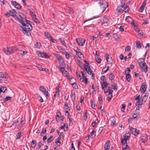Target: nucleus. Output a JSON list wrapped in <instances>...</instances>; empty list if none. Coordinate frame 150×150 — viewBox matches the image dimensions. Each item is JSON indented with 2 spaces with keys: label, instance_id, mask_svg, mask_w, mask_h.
I'll return each mask as SVG.
<instances>
[{
  "label": "nucleus",
  "instance_id": "1",
  "mask_svg": "<svg viewBox=\"0 0 150 150\" xmlns=\"http://www.w3.org/2000/svg\"><path fill=\"white\" fill-rule=\"evenodd\" d=\"M19 17H16L18 21H19L23 25V26H21L20 27L22 29L23 33L29 36L30 35V31L32 29V25L28 23L30 21L26 19L25 17L24 18L22 17L21 15H19Z\"/></svg>",
  "mask_w": 150,
  "mask_h": 150
},
{
  "label": "nucleus",
  "instance_id": "2",
  "mask_svg": "<svg viewBox=\"0 0 150 150\" xmlns=\"http://www.w3.org/2000/svg\"><path fill=\"white\" fill-rule=\"evenodd\" d=\"M107 6V4L106 2L103 1V0H100L97 5V7L100 11L103 12Z\"/></svg>",
  "mask_w": 150,
  "mask_h": 150
},
{
  "label": "nucleus",
  "instance_id": "3",
  "mask_svg": "<svg viewBox=\"0 0 150 150\" xmlns=\"http://www.w3.org/2000/svg\"><path fill=\"white\" fill-rule=\"evenodd\" d=\"M83 65L84 67V68L86 71L87 73L90 75H91V76L92 77H93L94 76V74L91 70L90 67L88 65L84 64Z\"/></svg>",
  "mask_w": 150,
  "mask_h": 150
},
{
  "label": "nucleus",
  "instance_id": "4",
  "mask_svg": "<svg viewBox=\"0 0 150 150\" xmlns=\"http://www.w3.org/2000/svg\"><path fill=\"white\" fill-rule=\"evenodd\" d=\"M16 11H15L14 10H10L8 12H7L6 15L8 17L10 16H12L13 17H16L15 18L16 20H18L17 19L16 17H18V16L16 17Z\"/></svg>",
  "mask_w": 150,
  "mask_h": 150
},
{
  "label": "nucleus",
  "instance_id": "5",
  "mask_svg": "<svg viewBox=\"0 0 150 150\" xmlns=\"http://www.w3.org/2000/svg\"><path fill=\"white\" fill-rule=\"evenodd\" d=\"M40 90L43 92L44 94L46 96L47 99L49 97V94L48 92L46 91L45 88L44 86H41L40 87Z\"/></svg>",
  "mask_w": 150,
  "mask_h": 150
},
{
  "label": "nucleus",
  "instance_id": "6",
  "mask_svg": "<svg viewBox=\"0 0 150 150\" xmlns=\"http://www.w3.org/2000/svg\"><path fill=\"white\" fill-rule=\"evenodd\" d=\"M125 5V3L122 2V5L118 7L117 11L118 13H120V14L123 13L124 10L125 8H124V6Z\"/></svg>",
  "mask_w": 150,
  "mask_h": 150
},
{
  "label": "nucleus",
  "instance_id": "7",
  "mask_svg": "<svg viewBox=\"0 0 150 150\" xmlns=\"http://www.w3.org/2000/svg\"><path fill=\"white\" fill-rule=\"evenodd\" d=\"M129 129L131 133L134 135H137L139 134V131L135 128L130 127Z\"/></svg>",
  "mask_w": 150,
  "mask_h": 150
},
{
  "label": "nucleus",
  "instance_id": "8",
  "mask_svg": "<svg viewBox=\"0 0 150 150\" xmlns=\"http://www.w3.org/2000/svg\"><path fill=\"white\" fill-rule=\"evenodd\" d=\"M76 41L79 45L82 46L84 45L86 40H83L81 38H77L76 39Z\"/></svg>",
  "mask_w": 150,
  "mask_h": 150
},
{
  "label": "nucleus",
  "instance_id": "9",
  "mask_svg": "<svg viewBox=\"0 0 150 150\" xmlns=\"http://www.w3.org/2000/svg\"><path fill=\"white\" fill-rule=\"evenodd\" d=\"M37 53L38 54V55L41 57H45V58L49 57L48 55H47L45 53H42L39 51H37Z\"/></svg>",
  "mask_w": 150,
  "mask_h": 150
},
{
  "label": "nucleus",
  "instance_id": "10",
  "mask_svg": "<svg viewBox=\"0 0 150 150\" xmlns=\"http://www.w3.org/2000/svg\"><path fill=\"white\" fill-rule=\"evenodd\" d=\"M109 17L108 16H104L102 19V24L103 25L104 24L107 23L109 21Z\"/></svg>",
  "mask_w": 150,
  "mask_h": 150
},
{
  "label": "nucleus",
  "instance_id": "11",
  "mask_svg": "<svg viewBox=\"0 0 150 150\" xmlns=\"http://www.w3.org/2000/svg\"><path fill=\"white\" fill-rule=\"evenodd\" d=\"M142 70H141V71H144L145 73H146L148 71V67L146 65L145 62L143 63L142 64Z\"/></svg>",
  "mask_w": 150,
  "mask_h": 150
},
{
  "label": "nucleus",
  "instance_id": "12",
  "mask_svg": "<svg viewBox=\"0 0 150 150\" xmlns=\"http://www.w3.org/2000/svg\"><path fill=\"white\" fill-rule=\"evenodd\" d=\"M11 3L15 7L18 9H20L21 8V6L16 1H11Z\"/></svg>",
  "mask_w": 150,
  "mask_h": 150
},
{
  "label": "nucleus",
  "instance_id": "13",
  "mask_svg": "<svg viewBox=\"0 0 150 150\" xmlns=\"http://www.w3.org/2000/svg\"><path fill=\"white\" fill-rule=\"evenodd\" d=\"M0 78L7 79L8 78L7 74L5 72H0Z\"/></svg>",
  "mask_w": 150,
  "mask_h": 150
},
{
  "label": "nucleus",
  "instance_id": "14",
  "mask_svg": "<svg viewBox=\"0 0 150 150\" xmlns=\"http://www.w3.org/2000/svg\"><path fill=\"white\" fill-rule=\"evenodd\" d=\"M147 136H148L146 134H145L143 136L141 137V140L143 143H145V142H146L147 141Z\"/></svg>",
  "mask_w": 150,
  "mask_h": 150
},
{
  "label": "nucleus",
  "instance_id": "15",
  "mask_svg": "<svg viewBox=\"0 0 150 150\" xmlns=\"http://www.w3.org/2000/svg\"><path fill=\"white\" fill-rule=\"evenodd\" d=\"M146 88L147 86L144 83H143L141 87L142 89H140V90L142 91L141 92L144 93L146 91Z\"/></svg>",
  "mask_w": 150,
  "mask_h": 150
},
{
  "label": "nucleus",
  "instance_id": "16",
  "mask_svg": "<svg viewBox=\"0 0 150 150\" xmlns=\"http://www.w3.org/2000/svg\"><path fill=\"white\" fill-rule=\"evenodd\" d=\"M77 50L78 51L74 50L76 53V55H78L79 57L81 58L83 57V55L80 52V50L78 49H77Z\"/></svg>",
  "mask_w": 150,
  "mask_h": 150
},
{
  "label": "nucleus",
  "instance_id": "17",
  "mask_svg": "<svg viewBox=\"0 0 150 150\" xmlns=\"http://www.w3.org/2000/svg\"><path fill=\"white\" fill-rule=\"evenodd\" d=\"M110 143V141H108L105 143L104 147L105 150H109L110 146H109V144Z\"/></svg>",
  "mask_w": 150,
  "mask_h": 150
},
{
  "label": "nucleus",
  "instance_id": "18",
  "mask_svg": "<svg viewBox=\"0 0 150 150\" xmlns=\"http://www.w3.org/2000/svg\"><path fill=\"white\" fill-rule=\"evenodd\" d=\"M35 96L36 97L39 101L40 102H43V100L42 97L40 96L38 93H36L35 94Z\"/></svg>",
  "mask_w": 150,
  "mask_h": 150
},
{
  "label": "nucleus",
  "instance_id": "19",
  "mask_svg": "<svg viewBox=\"0 0 150 150\" xmlns=\"http://www.w3.org/2000/svg\"><path fill=\"white\" fill-rule=\"evenodd\" d=\"M145 58L144 59L139 58L138 61V62L139 64V67L140 68H142V66L141 65V64H142L143 62H144Z\"/></svg>",
  "mask_w": 150,
  "mask_h": 150
},
{
  "label": "nucleus",
  "instance_id": "20",
  "mask_svg": "<svg viewBox=\"0 0 150 150\" xmlns=\"http://www.w3.org/2000/svg\"><path fill=\"white\" fill-rule=\"evenodd\" d=\"M106 60L108 63V64H111L112 62H111V58L109 57V55L108 54H106Z\"/></svg>",
  "mask_w": 150,
  "mask_h": 150
},
{
  "label": "nucleus",
  "instance_id": "21",
  "mask_svg": "<svg viewBox=\"0 0 150 150\" xmlns=\"http://www.w3.org/2000/svg\"><path fill=\"white\" fill-rule=\"evenodd\" d=\"M71 97L72 101L73 102H74L75 99V96L74 92H71Z\"/></svg>",
  "mask_w": 150,
  "mask_h": 150
},
{
  "label": "nucleus",
  "instance_id": "22",
  "mask_svg": "<svg viewBox=\"0 0 150 150\" xmlns=\"http://www.w3.org/2000/svg\"><path fill=\"white\" fill-rule=\"evenodd\" d=\"M62 74L64 75L65 76H66L70 79V76L69 75L68 72L66 70H65L64 73H63Z\"/></svg>",
  "mask_w": 150,
  "mask_h": 150
},
{
  "label": "nucleus",
  "instance_id": "23",
  "mask_svg": "<svg viewBox=\"0 0 150 150\" xmlns=\"http://www.w3.org/2000/svg\"><path fill=\"white\" fill-rule=\"evenodd\" d=\"M136 46L137 48L139 49L141 48L142 46L140 41L137 40L136 42Z\"/></svg>",
  "mask_w": 150,
  "mask_h": 150
},
{
  "label": "nucleus",
  "instance_id": "24",
  "mask_svg": "<svg viewBox=\"0 0 150 150\" xmlns=\"http://www.w3.org/2000/svg\"><path fill=\"white\" fill-rule=\"evenodd\" d=\"M3 52L6 54H9V50L8 47H6V48H4L3 50Z\"/></svg>",
  "mask_w": 150,
  "mask_h": 150
},
{
  "label": "nucleus",
  "instance_id": "25",
  "mask_svg": "<svg viewBox=\"0 0 150 150\" xmlns=\"http://www.w3.org/2000/svg\"><path fill=\"white\" fill-rule=\"evenodd\" d=\"M131 77L130 75L128 74L126 75V80L128 82H129L131 80Z\"/></svg>",
  "mask_w": 150,
  "mask_h": 150
},
{
  "label": "nucleus",
  "instance_id": "26",
  "mask_svg": "<svg viewBox=\"0 0 150 150\" xmlns=\"http://www.w3.org/2000/svg\"><path fill=\"white\" fill-rule=\"evenodd\" d=\"M147 98L144 96V95L142 94L141 95V100H142V101H143L144 100V102L145 103L147 100Z\"/></svg>",
  "mask_w": 150,
  "mask_h": 150
},
{
  "label": "nucleus",
  "instance_id": "27",
  "mask_svg": "<svg viewBox=\"0 0 150 150\" xmlns=\"http://www.w3.org/2000/svg\"><path fill=\"white\" fill-rule=\"evenodd\" d=\"M32 147L35 148V146L36 145V140H33L32 141Z\"/></svg>",
  "mask_w": 150,
  "mask_h": 150
},
{
  "label": "nucleus",
  "instance_id": "28",
  "mask_svg": "<svg viewBox=\"0 0 150 150\" xmlns=\"http://www.w3.org/2000/svg\"><path fill=\"white\" fill-rule=\"evenodd\" d=\"M46 132V129L45 128H43L42 129V131L40 133V135L41 136L45 134Z\"/></svg>",
  "mask_w": 150,
  "mask_h": 150
},
{
  "label": "nucleus",
  "instance_id": "29",
  "mask_svg": "<svg viewBox=\"0 0 150 150\" xmlns=\"http://www.w3.org/2000/svg\"><path fill=\"white\" fill-rule=\"evenodd\" d=\"M11 97L9 96L6 97L5 98H4L3 99L4 102L5 103L8 100H11Z\"/></svg>",
  "mask_w": 150,
  "mask_h": 150
},
{
  "label": "nucleus",
  "instance_id": "30",
  "mask_svg": "<svg viewBox=\"0 0 150 150\" xmlns=\"http://www.w3.org/2000/svg\"><path fill=\"white\" fill-rule=\"evenodd\" d=\"M45 36H46L49 40L51 38H52V37L50 35L49 33L48 32H45Z\"/></svg>",
  "mask_w": 150,
  "mask_h": 150
},
{
  "label": "nucleus",
  "instance_id": "31",
  "mask_svg": "<svg viewBox=\"0 0 150 150\" xmlns=\"http://www.w3.org/2000/svg\"><path fill=\"white\" fill-rule=\"evenodd\" d=\"M125 20L128 22L132 21L133 20L132 18L129 16H128L126 17Z\"/></svg>",
  "mask_w": 150,
  "mask_h": 150
},
{
  "label": "nucleus",
  "instance_id": "32",
  "mask_svg": "<svg viewBox=\"0 0 150 150\" xmlns=\"http://www.w3.org/2000/svg\"><path fill=\"white\" fill-rule=\"evenodd\" d=\"M124 138H122L123 139L125 140V143H127V141L130 138L129 136H124Z\"/></svg>",
  "mask_w": 150,
  "mask_h": 150
},
{
  "label": "nucleus",
  "instance_id": "33",
  "mask_svg": "<svg viewBox=\"0 0 150 150\" xmlns=\"http://www.w3.org/2000/svg\"><path fill=\"white\" fill-rule=\"evenodd\" d=\"M33 21L35 22L37 24H38L40 22L38 21L37 18H36V16L34 17H33L32 18Z\"/></svg>",
  "mask_w": 150,
  "mask_h": 150
},
{
  "label": "nucleus",
  "instance_id": "34",
  "mask_svg": "<svg viewBox=\"0 0 150 150\" xmlns=\"http://www.w3.org/2000/svg\"><path fill=\"white\" fill-rule=\"evenodd\" d=\"M87 111L86 110H85L84 111L83 113V116L84 119L86 120L87 119Z\"/></svg>",
  "mask_w": 150,
  "mask_h": 150
},
{
  "label": "nucleus",
  "instance_id": "35",
  "mask_svg": "<svg viewBox=\"0 0 150 150\" xmlns=\"http://www.w3.org/2000/svg\"><path fill=\"white\" fill-rule=\"evenodd\" d=\"M109 85V84L108 83L105 81H103L102 84V86H103V87H106Z\"/></svg>",
  "mask_w": 150,
  "mask_h": 150
},
{
  "label": "nucleus",
  "instance_id": "36",
  "mask_svg": "<svg viewBox=\"0 0 150 150\" xmlns=\"http://www.w3.org/2000/svg\"><path fill=\"white\" fill-rule=\"evenodd\" d=\"M59 115H61V114L60 112V111H59V112H58L57 114V115L56 116V120H57V123L58 122V120H59Z\"/></svg>",
  "mask_w": 150,
  "mask_h": 150
},
{
  "label": "nucleus",
  "instance_id": "37",
  "mask_svg": "<svg viewBox=\"0 0 150 150\" xmlns=\"http://www.w3.org/2000/svg\"><path fill=\"white\" fill-rule=\"evenodd\" d=\"M0 89H1V92L4 93L6 92V87L4 86H2L1 88Z\"/></svg>",
  "mask_w": 150,
  "mask_h": 150
},
{
  "label": "nucleus",
  "instance_id": "38",
  "mask_svg": "<svg viewBox=\"0 0 150 150\" xmlns=\"http://www.w3.org/2000/svg\"><path fill=\"white\" fill-rule=\"evenodd\" d=\"M95 133L96 132L94 131H93L91 132V133L90 136V137L91 139L93 138L95 136Z\"/></svg>",
  "mask_w": 150,
  "mask_h": 150
},
{
  "label": "nucleus",
  "instance_id": "39",
  "mask_svg": "<svg viewBox=\"0 0 150 150\" xmlns=\"http://www.w3.org/2000/svg\"><path fill=\"white\" fill-rule=\"evenodd\" d=\"M35 46L36 48H39L41 47V45L40 42H37L36 44L35 45Z\"/></svg>",
  "mask_w": 150,
  "mask_h": 150
},
{
  "label": "nucleus",
  "instance_id": "40",
  "mask_svg": "<svg viewBox=\"0 0 150 150\" xmlns=\"http://www.w3.org/2000/svg\"><path fill=\"white\" fill-rule=\"evenodd\" d=\"M59 40L61 42L62 44L64 45V46L66 47H67V45L65 44V41L64 40H62L61 38L59 39Z\"/></svg>",
  "mask_w": 150,
  "mask_h": 150
},
{
  "label": "nucleus",
  "instance_id": "41",
  "mask_svg": "<svg viewBox=\"0 0 150 150\" xmlns=\"http://www.w3.org/2000/svg\"><path fill=\"white\" fill-rule=\"evenodd\" d=\"M9 50V54H11L13 52V47H8Z\"/></svg>",
  "mask_w": 150,
  "mask_h": 150
},
{
  "label": "nucleus",
  "instance_id": "42",
  "mask_svg": "<svg viewBox=\"0 0 150 150\" xmlns=\"http://www.w3.org/2000/svg\"><path fill=\"white\" fill-rule=\"evenodd\" d=\"M91 102L92 103L91 105L93 109H96V108H95L96 107V105L95 104V102L94 101L92 100Z\"/></svg>",
  "mask_w": 150,
  "mask_h": 150
},
{
  "label": "nucleus",
  "instance_id": "43",
  "mask_svg": "<svg viewBox=\"0 0 150 150\" xmlns=\"http://www.w3.org/2000/svg\"><path fill=\"white\" fill-rule=\"evenodd\" d=\"M36 67L40 70L42 71H44V69L42 68V66L40 65H38L36 66Z\"/></svg>",
  "mask_w": 150,
  "mask_h": 150
},
{
  "label": "nucleus",
  "instance_id": "44",
  "mask_svg": "<svg viewBox=\"0 0 150 150\" xmlns=\"http://www.w3.org/2000/svg\"><path fill=\"white\" fill-rule=\"evenodd\" d=\"M96 59L98 63L100 64L101 63V59L100 58L98 57H96Z\"/></svg>",
  "mask_w": 150,
  "mask_h": 150
},
{
  "label": "nucleus",
  "instance_id": "45",
  "mask_svg": "<svg viewBox=\"0 0 150 150\" xmlns=\"http://www.w3.org/2000/svg\"><path fill=\"white\" fill-rule=\"evenodd\" d=\"M122 145V150H125L126 149H127V148L128 147L127 145V144H123Z\"/></svg>",
  "mask_w": 150,
  "mask_h": 150
},
{
  "label": "nucleus",
  "instance_id": "46",
  "mask_svg": "<svg viewBox=\"0 0 150 150\" xmlns=\"http://www.w3.org/2000/svg\"><path fill=\"white\" fill-rule=\"evenodd\" d=\"M144 8L145 7H143V6H141L139 8L138 11L140 12H142L143 11Z\"/></svg>",
  "mask_w": 150,
  "mask_h": 150
},
{
  "label": "nucleus",
  "instance_id": "47",
  "mask_svg": "<svg viewBox=\"0 0 150 150\" xmlns=\"http://www.w3.org/2000/svg\"><path fill=\"white\" fill-rule=\"evenodd\" d=\"M53 136H51L47 140V142H51L52 141V139H53Z\"/></svg>",
  "mask_w": 150,
  "mask_h": 150
},
{
  "label": "nucleus",
  "instance_id": "48",
  "mask_svg": "<svg viewBox=\"0 0 150 150\" xmlns=\"http://www.w3.org/2000/svg\"><path fill=\"white\" fill-rule=\"evenodd\" d=\"M59 139H56V141L55 142V143L57 144V145L59 146L61 143L59 141Z\"/></svg>",
  "mask_w": 150,
  "mask_h": 150
},
{
  "label": "nucleus",
  "instance_id": "49",
  "mask_svg": "<svg viewBox=\"0 0 150 150\" xmlns=\"http://www.w3.org/2000/svg\"><path fill=\"white\" fill-rule=\"evenodd\" d=\"M102 99H103L102 96L101 95H100L99 96V97L98 100H99V101H100V103L101 104L102 103V102H103Z\"/></svg>",
  "mask_w": 150,
  "mask_h": 150
},
{
  "label": "nucleus",
  "instance_id": "50",
  "mask_svg": "<svg viewBox=\"0 0 150 150\" xmlns=\"http://www.w3.org/2000/svg\"><path fill=\"white\" fill-rule=\"evenodd\" d=\"M110 79L111 80H112L113 79L115 78V76L112 74V73L110 74L109 75Z\"/></svg>",
  "mask_w": 150,
  "mask_h": 150
},
{
  "label": "nucleus",
  "instance_id": "51",
  "mask_svg": "<svg viewBox=\"0 0 150 150\" xmlns=\"http://www.w3.org/2000/svg\"><path fill=\"white\" fill-rule=\"evenodd\" d=\"M124 10H125V12L126 13H127L128 12L129 10V7L128 6L126 5V6L125 7H124Z\"/></svg>",
  "mask_w": 150,
  "mask_h": 150
},
{
  "label": "nucleus",
  "instance_id": "52",
  "mask_svg": "<svg viewBox=\"0 0 150 150\" xmlns=\"http://www.w3.org/2000/svg\"><path fill=\"white\" fill-rule=\"evenodd\" d=\"M112 88L115 91H117V88L116 86L114 83V84L113 85H112Z\"/></svg>",
  "mask_w": 150,
  "mask_h": 150
},
{
  "label": "nucleus",
  "instance_id": "53",
  "mask_svg": "<svg viewBox=\"0 0 150 150\" xmlns=\"http://www.w3.org/2000/svg\"><path fill=\"white\" fill-rule=\"evenodd\" d=\"M21 132H18V135L17 136L16 139H19L21 136Z\"/></svg>",
  "mask_w": 150,
  "mask_h": 150
},
{
  "label": "nucleus",
  "instance_id": "54",
  "mask_svg": "<svg viewBox=\"0 0 150 150\" xmlns=\"http://www.w3.org/2000/svg\"><path fill=\"white\" fill-rule=\"evenodd\" d=\"M59 62L61 63L62 65L64 64V62L62 58L59 59Z\"/></svg>",
  "mask_w": 150,
  "mask_h": 150
},
{
  "label": "nucleus",
  "instance_id": "55",
  "mask_svg": "<svg viewBox=\"0 0 150 150\" xmlns=\"http://www.w3.org/2000/svg\"><path fill=\"white\" fill-rule=\"evenodd\" d=\"M112 93L111 92H109V94L108 95V98L110 99L112 98Z\"/></svg>",
  "mask_w": 150,
  "mask_h": 150
},
{
  "label": "nucleus",
  "instance_id": "56",
  "mask_svg": "<svg viewBox=\"0 0 150 150\" xmlns=\"http://www.w3.org/2000/svg\"><path fill=\"white\" fill-rule=\"evenodd\" d=\"M69 13L71 14H73L74 12V10L70 8H69Z\"/></svg>",
  "mask_w": 150,
  "mask_h": 150
},
{
  "label": "nucleus",
  "instance_id": "57",
  "mask_svg": "<svg viewBox=\"0 0 150 150\" xmlns=\"http://www.w3.org/2000/svg\"><path fill=\"white\" fill-rule=\"evenodd\" d=\"M55 55L57 57V59H58V60L62 58L61 56H60L58 54H55Z\"/></svg>",
  "mask_w": 150,
  "mask_h": 150
},
{
  "label": "nucleus",
  "instance_id": "58",
  "mask_svg": "<svg viewBox=\"0 0 150 150\" xmlns=\"http://www.w3.org/2000/svg\"><path fill=\"white\" fill-rule=\"evenodd\" d=\"M59 69L60 71H61L62 73L64 72V71H65V69L64 67H60V68H59Z\"/></svg>",
  "mask_w": 150,
  "mask_h": 150
},
{
  "label": "nucleus",
  "instance_id": "59",
  "mask_svg": "<svg viewBox=\"0 0 150 150\" xmlns=\"http://www.w3.org/2000/svg\"><path fill=\"white\" fill-rule=\"evenodd\" d=\"M143 102V101H142V100H141V99L140 100H138V101L137 104L138 105H141L142 104V103Z\"/></svg>",
  "mask_w": 150,
  "mask_h": 150
},
{
  "label": "nucleus",
  "instance_id": "60",
  "mask_svg": "<svg viewBox=\"0 0 150 150\" xmlns=\"http://www.w3.org/2000/svg\"><path fill=\"white\" fill-rule=\"evenodd\" d=\"M113 38L117 40L118 39V36L117 34H114L113 35Z\"/></svg>",
  "mask_w": 150,
  "mask_h": 150
},
{
  "label": "nucleus",
  "instance_id": "61",
  "mask_svg": "<svg viewBox=\"0 0 150 150\" xmlns=\"http://www.w3.org/2000/svg\"><path fill=\"white\" fill-rule=\"evenodd\" d=\"M130 47L129 46H127L125 48V51H129L130 50Z\"/></svg>",
  "mask_w": 150,
  "mask_h": 150
},
{
  "label": "nucleus",
  "instance_id": "62",
  "mask_svg": "<svg viewBox=\"0 0 150 150\" xmlns=\"http://www.w3.org/2000/svg\"><path fill=\"white\" fill-rule=\"evenodd\" d=\"M103 127H100L98 131V132L99 133V134H100L101 133L103 129Z\"/></svg>",
  "mask_w": 150,
  "mask_h": 150
},
{
  "label": "nucleus",
  "instance_id": "63",
  "mask_svg": "<svg viewBox=\"0 0 150 150\" xmlns=\"http://www.w3.org/2000/svg\"><path fill=\"white\" fill-rule=\"evenodd\" d=\"M124 26H121L119 28V30L120 32H122L124 31Z\"/></svg>",
  "mask_w": 150,
  "mask_h": 150
},
{
  "label": "nucleus",
  "instance_id": "64",
  "mask_svg": "<svg viewBox=\"0 0 150 150\" xmlns=\"http://www.w3.org/2000/svg\"><path fill=\"white\" fill-rule=\"evenodd\" d=\"M65 56H66V58L67 59H68L69 58V57H70V56H69V54L68 53V52H66L65 53Z\"/></svg>",
  "mask_w": 150,
  "mask_h": 150
}]
</instances>
